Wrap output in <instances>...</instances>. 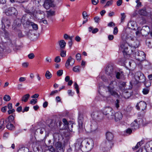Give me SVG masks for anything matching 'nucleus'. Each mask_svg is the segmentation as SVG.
Wrapping results in <instances>:
<instances>
[{"instance_id":"nucleus-24","label":"nucleus","mask_w":152,"mask_h":152,"mask_svg":"<svg viewBox=\"0 0 152 152\" xmlns=\"http://www.w3.org/2000/svg\"><path fill=\"white\" fill-rule=\"evenodd\" d=\"M114 136L112 133L108 132L106 134V138L108 142H111L113 140Z\"/></svg>"},{"instance_id":"nucleus-54","label":"nucleus","mask_w":152,"mask_h":152,"mask_svg":"<svg viewBox=\"0 0 152 152\" xmlns=\"http://www.w3.org/2000/svg\"><path fill=\"white\" fill-rule=\"evenodd\" d=\"M7 109V106H5L4 107H2L1 108V110L2 112L5 113Z\"/></svg>"},{"instance_id":"nucleus-52","label":"nucleus","mask_w":152,"mask_h":152,"mask_svg":"<svg viewBox=\"0 0 152 152\" xmlns=\"http://www.w3.org/2000/svg\"><path fill=\"white\" fill-rule=\"evenodd\" d=\"M145 85L146 88H148L149 87L151 86V83L149 81H147L145 83Z\"/></svg>"},{"instance_id":"nucleus-10","label":"nucleus","mask_w":152,"mask_h":152,"mask_svg":"<svg viewBox=\"0 0 152 152\" xmlns=\"http://www.w3.org/2000/svg\"><path fill=\"white\" fill-rule=\"evenodd\" d=\"M147 104L144 101H141L139 103H138L136 106V107L138 110H144L146 107Z\"/></svg>"},{"instance_id":"nucleus-13","label":"nucleus","mask_w":152,"mask_h":152,"mask_svg":"<svg viewBox=\"0 0 152 152\" xmlns=\"http://www.w3.org/2000/svg\"><path fill=\"white\" fill-rule=\"evenodd\" d=\"M2 28H8L10 26V22L6 18H3L1 21Z\"/></svg>"},{"instance_id":"nucleus-8","label":"nucleus","mask_w":152,"mask_h":152,"mask_svg":"<svg viewBox=\"0 0 152 152\" xmlns=\"http://www.w3.org/2000/svg\"><path fill=\"white\" fill-rule=\"evenodd\" d=\"M102 114L100 112L94 111L91 114V116L94 119L97 120L102 119V118L101 117Z\"/></svg>"},{"instance_id":"nucleus-9","label":"nucleus","mask_w":152,"mask_h":152,"mask_svg":"<svg viewBox=\"0 0 152 152\" xmlns=\"http://www.w3.org/2000/svg\"><path fill=\"white\" fill-rule=\"evenodd\" d=\"M55 149L57 152H64V145L62 143H55Z\"/></svg>"},{"instance_id":"nucleus-41","label":"nucleus","mask_w":152,"mask_h":152,"mask_svg":"<svg viewBox=\"0 0 152 152\" xmlns=\"http://www.w3.org/2000/svg\"><path fill=\"white\" fill-rule=\"evenodd\" d=\"M149 91V88H146L143 89L142 92L144 94H148Z\"/></svg>"},{"instance_id":"nucleus-26","label":"nucleus","mask_w":152,"mask_h":152,"mask_svg":"<svg viewBox=\"0 0 152 152\" xmlns=\"http://www.w3.org/2000/svg\"><path fill=\"white\" fill-rule=\"evenodd\" d=\"M26 24L31 26L34 30H37L38 28V25L33 22L28 21L26 22Z\"/></svg>"},{"instance_id":"nucleus-29","label":"nucleus","mask_w":152,"mask_h":152,"mask_svg":"<svg viewBox=\"0 0 152 152\" xmlns=\"http://www.w3.org/2000/svg\"><path fill=\"white\" fill-rule=\"evenodd\" d=\"M94 145V143H86L85 146L87 151H90L93 148Z\"/></svg>"},{"instance_id":"nucleus-37","label":"nucleus","mask_w":152,"mask_h":152,"mask_svg":"<svg viewBox=\"0 0 152 152\" xmlns=\"http://www.w3.org/2000/svg\"><path fill=\"white\" fill-rule=\"evenodd\" d=\"M152 141V140H150V139L145 138L142 139L141 141L139 142H150Z\"/></svg>"},{"instance_id":"nucleus-27","label":"nucleus","mask_w":152,"mask_h":152,"mask_svg":"<svg viewBox=\"0 0 152 152\" xmlns=\"http://www.w3.org/2000/svg\"><path fill=\"white\" fill-rule=\"evenodd\" d=\"M37 131H39L40 134H42L44 132H45L46 133L45 137L48 136L49 133L50 131L47 132L46 130V129L44 128H42L37 129Z\"/></svg>"},{"instance_id":"nucleus-6","label":"nucleus","mask_w":152,"mask_h":152,"mask_svg":"<svg viewBox=\"0 0 152 152\" xmlns=\"http://www.w3.org/2000/svg\"><path fill=\"white\" fill-rule=\"evenodd\" d=\"M128 46V44L127 43H125L122 44L121 45V47L124 53H125L126 54L129 55L132 53V50H131L130 47L129 48Z\"/></svg>"},{"instance_id":"nucleus-4","label":"nucleus","mask_w":152,"mask_h":152,"mask_svg":"<svg viewBox=\"0 0 152 152\" xmlns=\"http://www.w3.org/2000/svg\"><path fill=\"white\" fill-rule=\"evenodd\" d=\"M103 113L108 119L112 120L114 118L115 113L112 108L110 107H105L103 111Z\"/></svg>"},{"instance_id":"nucleus-61","label":"nucleus","mask_w":152,"mask_h":152,"mask_svg":"<svg viewBox=\"0 0 152 152\" xmlns=\"http://www.w3.org/2000/svg\"><path fill=\"white\" fill-rule=\"evenodd\" d=\"M115 25V24L113 22H110L107 24V26L110 27L114 26Z\"/></svg>"},{"instance_id":"nucleus-20","label":"nucleus","mask_w":152,"mask_h":152,"mask_svg":"<svg viewBox=\"0 0 152 152\" xmlns=\"http://www.w3.org/2000/svg\"><path fill=\"white\" fill-rule=\"evenodd\" d=\"M58 124L55 121L51 120L50 124L48 125V126L51 128V130L53 131L58 126Z\"/></svg>"},{"instance_id":"nucleus-64","label":"nucleus","mask_w":152,"mask_h":152,"mask_svg":"<svg viewBox=\"0 0 152 152\" xmlns=\"http://www.w3.org/2000/svg\"><path fill=\"white\" fill-rule=\"evenodd\" d=\"M122 3V0H118L117 1V5L119 6H121Z\"/></svg>"},{"instance_id":"nucleus-42","label":"nucleus","mask_w":152,"mask_h":152,"mask_svg":"<svg viewBox=\"0 0 152 152\" xmlns=\"http://www.w3.org/2000/svg\"><path fill=\"white\" fill-rule=\"evenodd\" d=\"M3 99L6 101H8L10 100L11 98L10 96L6 95L4 96Z\"/></svg>"},{"instance_id":"nucleus-53","label":"nucleus","mask_w":152,"mask_h":152,"mask_svg":"<svg viewBox=\"0 0 152 152\" xmlns=\"http://www.w3.org/2000/svg\"><path fill=\"white\" fill-rule=\"evenodd\" d=\"M60 55L62 57H65L66 56V52L64 50L61 51Z\"/></svg>"},{"instance_id":"nucleus-56","label":"nucleus","mask_w":152,"mask_h":152,"mask_svg":"<svg viewBox=\"0 0 152 152\" xmlns=\"http://www.w3.org/2000/svg\"><path fill=\"white\" fill-rule=\"evenodd\" d=\"M118 31V28L117 27H115L114 29V30L113 31V34L114 35L116 34Z\"/></svg>"},{"instance_id":"nucleus-18","label":"nucleus","mask_w":152,"mask_h":152,"mask_svg":"<svg viewBox=\"0 0 152 152\" xmlns=\"http://www.w3.org/2000/svg\"><path fill=\"white\" fill-rule=\"evenodd\" d=\"M150 29L148 26H143L141 30V33L143 35H147L149 33Z\"/></svg>"},{"instance_id":"nucleus-51","label":"nucleus","mask_w":152,"mask_h":152,"mask_svg":"<svg viewBox=\"0 0 152 152\" xmlns=\"http://www.w3.org/2000/svg\"><path fill=\"white\" fill-rule=\"evenodd\" d=\"M119 100L117 99L115 102V105L117 108H118L119 107Z\"/></svg>"},{"instance_id":"nucleus-40","label":"nucleus","mask_w":152,"mask_h":152,"mask_svg":"<svg viewBox=\"0 0 152 152\" xmlns=\"http://www.w3.org/2000/svg\"><path fill=\"white\" fill-rule=\"evenodd\" d=\"M74 86L76 90L77 93V94H78L79 93V86L77 84L76 82L74 83Z\"/></svg>"},{"instance_id":"nucleus-15","label":"nucleus","mask_w":152,"mask_h":152,"mask_svg":"<svg viewBox=\"0 0 152 152\" xmlns=\"http://www.w3.org/2000/svg\"><path fill=\"white\" fill-rule=\"evenodd\" d=\"M53 1L51 0H45L43 4V6L46 9H49L50 7L53 6Z\"/></svg>"},{"instance_id":"nucleus-50","label":"nucleus","mask_w":152,"mask_h":152,"mask_svg":"<svg viewBox=\"0 0 152 152\" xmlns=\"http://www.w3.org/2000/svg\"><path fill=\"white\" fill-rule=\"evenodd\" d=\"M58 91L57 90L52 91L50 94V96H53L55 95L56 94L58 93Z\"/></svg>"},{"instance_id":"nucleus-35","label":"nucleus","mask_w":152,"mask_h":152,"mask_svg":"<svg viewBox=\"0 0 152 152\" xmlns=\"http://www.w3.org/2000/svg\"><path fill=\"white\" fill-rule=\"evenodd\" d=\"M45 147L46 149L47 150H49L51 151H53L54 150V148L53 147V146L52 145L48 146L47 145L45 144Z\"/></svg>"},{"instance_id":"nucleus-23","label":"nucleus","mask_w":152,"mask_h":152,"mask_svg":"<svg viewBox=\"0 0 152 152\" xmlns=\"http://www.w3.org/2000/svg\"><path fill=\"white\" fill-rule=\"evenodd\" d=\"M143 143H137L135 147H132V148L133 150H134L137 149L139 147L142 146V147L139 148L138 151L136 152H142L143 150V146H142V145Z\"/></svg>"},{"instance_id":"nucleus-38","label":"nucleus","mask_w":152,"mask_h":152,"mask_svg":"<svg viewBox=\"0 0 152 152\" xmlns=\"http://www.w3.org/2000/svg\"><path fill=\"white\" fill-rule=\"evenodd\" d=\"M64 39H69V40H72L73 36H70L67 34H65L64 36Z\"/></svg>"},{"instance_id":"nucleus-46","label":"nucleus","mask_w":152,"mask_h":152,"mask_svg":"<svg viewBox=\"0 0 152 152\" xmlns=\"http://www.w3.org/2000/svg\"><path fill=\"white\" fill-rule=\"evenodd\" d=\"M61 61L60 57L59 56H56L54 59V61L56 63H59Z\"/></svg>"},{"instance_id":"nucleus-28","label":"nucleus","mask_w":152,"mask_h":152,"mask_svg":"<svg viewBox=\"0 0 152 152\" xmlns=\"http://www.w3.org/2000/svg\"><path fill=\"white\" fill-rule=\"evenodd\" d=\"M74 146L75 150L76 151H79L82 147V143H75Z\"/></svg>"},{"instance_id":"nucleus-45","label":"nucleus","mask_w":152,"mask_h":152,"mask_svg":"<svg viewBox=\"0 0 152 152\" xmlns=\"http://www.w3.org/2000/svg\"><path fill=\"white\" fill-rule=\"evenodd\" d=\"M63 74V70L60 69L58 70L57 72V75L58 76H61Z\"/></svg>"},{"instance_id":"nucleus-49","label":"nucleus","mask_w":152,"mask_h":152,"mask_svg":"<svg viewBox=\"0 0 152 152\" xmlns=\"http://www.w3.org/2000/svg\"><path fill=\"white\" fill-rule=\"evenodd\" d=\"M76 58L78 61H80L81 60V54L80 53H77L76 55Z\"/></svg>"},{"instance_id":"nucleus-39","label":"nucleus","mask_w":152,"mask_h":152,"mask_svg":"<svg viewBox=\"0 0 152 152\" xmlns=\"http://www.w3.org/2000/svg\"><path fill=\"white\" fill-rule=\"evenodd\" d=\"M1 122H3L2 125H4V124L10 122L8 118H6L5 120L4 119H2L1 120Z\"/></svg>"},{"instance_id":"nucleus-32","label":"nucleus","mask_w":152,"mask_h":152,"mask_svg":"<svg viewBox=\"0 0 152 152\" xmlns=\"http://www.w3.org/2000/svg\"><path fill=\"white\" fill-rule=\"evenodd\" d=\"M30 95L29 94H25L22 97L21 101L25 102H26L27 101Z\"/></svg>"},{"instance_id":"nucleus-7","label":"nucleus","mask_w":152,"mask_h":152,"mask_svg":"<svg viewBox=\"0 0 152 152\" xmlns=\"http://www.w3.org/2000/svg\"><path fill=\"white\" fill-rule=\"evenodd\" d=\"M6 13L7 15H16L18 14V12L15 7H11L8 9Z\"/></svg>"},{"instance_id":"nucleus-30","label":"nucleus","mask_w":152,"mask_h":152,"mask_svg":"<svg viewBox=\"0 0 152 152\" xmlns=\"http://www.w3.org/2000/svg\"><path fill=\"white\" fill-rule=\"evenodd\" d=\"M66 43L64 40H62L59 42V45L61 48L64 49L65 48Z\"/></svg>"},{"instance_id":"nucleus-33","label":"nucleus","mask_w":152,"mask_h":152,"mask_svg":"<svg viewBox=\"0 0 152 152\" xmlns=\"http://www.w3.org/2000/svg\"><path fill=\"white\" fill-rule=\"evenodd\" d=\"M139 14L143 16H146L147 15V12L145 9H142L140 10L139 11Z\"/></svg>"},{"instance_id":"nucleus-2","label":"nucleus","mask_w":152,"mask_h":152,"mask_svg":"<svg viewBox=\"0 0 152 152\" xmlns=\"http://www.w3.org/2000/svg\"><path fill=\"white\" fill-rule=\"evenodd\" d=\"M117 68L113 65L109 64L105 67V71L106 74L109 76L110 79H115V73Z\"/></svg>"},{"instance_id":"nucleus-22","label":"nucleus","mask_w":152,"mask_h":152,"mask_svg":"<svg viewBox=\"0 0 152 152\" xmlns=\"http://www.w3.org/2000/svg\"><path fill=\"white\" fill-rule=\"evenodd\" d=\"M98 127V125L96 122L94 121H92L91 125V131L94 132L96 130Z\"/></svg>"},{"instance_id":"nucleus-60","label":"nucleus","mask_w":152,"mask_h":152,"mask_svg":"<svg viewBox=\"0 0 152 152\" xmlns=\"http://www.w3.org/2000/svg\"><path fill=\"white\" fill-rule=\"evenodd\" d=\"M92 3L94 5H96L99 2V0H91Z\"/></svg>"},{"instance_id":"nucleus-44","label":"nucleus","mask_w":152,"mask_h":152,"mask_svg":"<svg viewBox=\"0 0 152 152\" xmlns=\"http://www.w3.org/2000/svg\"><path fill=\"white\" fill-rule=\"evenodd\" d=\"M113 1L111 0L108 1L106 5L104 6V7H107L109 6L112 4Z\"/></svg>"},{"instance_id":"nucleus-31","label":"nucleus","mask_w":152,"mask_h":152,"mask_svg":"<svg viewBox=\"0 0 152 152\" xmlns=\"http://www.w3.org/2000/svg\"><path fill=\"white\" fill-rule=\"evenodd\" d=\"M6 127L8 129L10 130H13L15 129V126L13 125L10 123V122L7 123L6 126Z\"/></svg>"},{"instance_id":"nucleus-11","label":"nucleus","mask_w":152,"mask_h":152,"mask_svg":"<svg viewBox=\"0 0 152 152\" xmlns=\"http://www.w3.org/2000/svg\"><path fill=\"white\" fill-rule=\"evenodd\" d=\"M142 119H139L138 120H135L131 124L132 127H134L135 129H138L140 125V122H141L142 121Z\"/></svg>"},{"instance_id":"nucleus-55","label":"nucleus","mask_w":152,"mask_h":152,"mask_svg":"<svg viewBox=\"0 0 152 152\" xmlns=\"http://www.w3.org/2000/svg\"><path fill=\"white\" fill-rule=\"evenodd\" d=\"M18 37L20 38L23 37L25 36V35L23 34L20 31H19L18 32Z\"/></svg>"},{"instance_id":"nucleus-25","label":"nucleus","mask_w":152,"mask_h":152,"mask_svg":"<svg viewBox=\"0 0 152 152\" xmlns=\"http://www.w3.org/2000/svg\"><path fill=\"white\" fill-rule=\"evenodd\" d=\"M3 36L5 39H7V43H12V41L9 38V34L8 32L6 30L4 31V35Z\"/></svg>"},{"instance_id":"nucleus-63","label":"nucleus","mask_w":152,"mask_h":152,"mask_svg":"<svg viewBox=\"0 0 152 152\" xmlns=\"http://www.w3.org/2000/svg\"><path fill=\"white\" fill-rule=\"evenodd\" d=\"M82 15L84 19H86V17L88 16V15L86 11H83V12Z\"/></svg>"},{"instance_id":"nucleus-43","label":"nucleus","mask_w":152,"mask_h":152,"mask_svg":"<svg viewBox=\"0 0 152 152\" xmlns=\"http://www.w3.org/2000/svg\"><path fill=\"white\" fill-rule=\"evenodd\" d=\"M119 86L120 88L123 87L124 88L126 86V83L124 82H121L119 83Z\"/></svg>"},{"instance_id":"nucleus-1","label":"nucleus","mask_w":152,"mask_h":152,"mask_svg":"<svg viewBox=\"0 0 152 152\" xmlns=\"http://www.w3.org/2000/svg\"><path fill=\"white\" fill-rule=\"evenodd\" d=\"M134 78L130 82V85L128 88L131 89L133 86V84H137L138 83H142L145 81V77L143 74L140 72H138L135 73Z\"/></svg>"},{"instance_id":"nucleus-59","label":"nucleus","mask_w":152,"mask_h":152,"mask_svg":"<svg viewBox=\"0 0 152 152\" xmlns=\"http://www.w3.org/2000/svg\"><path fill=\"white\" fill-rule=\"evenodd\" d=\"M121 21L122 22L126 18V15L125 13H121Z\"/></svg>"},{"instance_id":"nucleus-16","label":"nucleus","mask_w":152,"mask_h":152,"mask_svg":"<svg viewBox=\"0 0 152 152\" xmlns=\"http://www.w3.org/2000/svg\"><path fill=\"white\" fill-rule=\"evenodd\" d=\"M94 140L91 138H78L77 140V142H94Z\"/></svg>"},{"instance_id":"nucleus-34","label":"nucleus","mask_w":152,"mask_h":152,"mask_svg":"<svg viewBox=\"0 0 152 152\" xmlns=\"http://www.w3.org/2000/svg\"><path fill=\"white\" fill-rule=\"evenodd\" d=\"M45 77L47 79L50 78L52 76V74L48 70L46 71L45 75Z\"/></svg>"},{"instance_id":"nucleus-12","label":"nucleus","mask_w":152,"mask_h":152,"mask_svg":"<svg viewBox=\"0 0 152 152\" xmlns=\"http://www.w3.org/2000/svg\"><path fill=\"white\" fill-rule=\"evenodd\" d=\"M78 124L79 128L80 129H83V128L84 125V119L82 115L79 114L78 118Z\"/></svg>"},{"instance_id":"nucleus-21","label":"nucleus","mask_w":152,"mask_h":152,"mask_svg":"<svg viewBox=\"0 0 152 152\" xmlns=\"http://www.w3.org/2000/svg\"><path fill=\"white\" fill-rule=\"evenodd\" d=\"M127 26L129 28L133 30H135L136 25L134 22L130 21L128 23Z\"/></svg>"},{"instance_id":"nucleus-48","label":"nucleus","mask_w":152,"mask_h":152,"mask_svg":"<svg viewBox=\"0 0 152 152\" xmlns=\"http://www.w3.org/2000/svg\"><path fill=\"white\" fill-rule=\"evenodd\" d=\"M28 56L29 59H32L35 56L33 53H31L28 54Z\"/></svg>"},{"instance_id":"nucleus-5","label":"nucleus","mask_w":152,"mask_h":152,"mask_svg":"<svg viewBox=\"0 0 152 152\" xmlns=\"http://www.w3.org/2000/svg\"><path fill=\"white\" fill-rule=\"evenodd\" d=\"M135 57L137 60L141 61L145 59V55L143 52L137 50L135 52Z\"/></svg>"},{"instance_id":"nucleus-17","label":"nucleus","mask_w":152,"mask_h":152,"mask_svg":"<svg viewBox=\"0 0 152 152\" xmlns=\"http://www.w3.org/2000/svg\"><path fill=\"white\" fill-rule=\"evenodd\" d=\"M75 59L71 56H69L65 64V66L68 68L69 66H72L75 63Z\"/></svg>"},{"instance_id":"nucleus-58","label":"nucleus","mask_w":152,"mask_h":152,"mask_svg":"<svg viewBox=\"0 0 152 152\" xmlns=\"http://www.w3.org/2000/svg\"><path fill=\"white\" fill-rule=\"evenodd\" d=\"M68 93L69 96H72L74 94V92H72L71 90H68Z\"/></svg>"},{"instance_id":"nucleus-57","label":"nucleus","mask_w":152,"mask_h":152,"mask_svg":"<svg viewBox=\"0 0 152 152\" xmlns=\"http://www.w3.org/2000/svg\"><path fill=\"white\" fill-rule=\"evenodd\" d=\"M15 111V109H9L8 111V113L9 115H10L13 113H14Z\"/></svg>"},{"instance_id":"nucleus-19","label":"nucleus","mask_w":152,"mask_h":152,"mask_svg":"<svg viewBox=\"0 0 152 152\" xmlns=\"http://www.w3.org/2000/svg\"><path fill=\"white\" fill-rule=\"evenodd\" d=\"M114 117H115V121L116 122H117L122 119L123 115L121 112H118L115 113Z\"/></svg>"},{"instance_id":"nucleus-36","label":"nucleus","mask_w":152,"mask_h":152,"mask_svg":"<svg viewBox=\"0 0 152 152\" xmlns=\"http://www.w3.org/2000/svg\"><path fill=\"white\" fill-rule=\"evenodd\" d=\"M80 67L79 66H76L73 68V70L76 72H79L80 71Z\"/></svg>"},{"instance_id":"nucleus-14","label":"nucleus","mask_w":152,"mask_h":152,"mask_svg":"<svg viewBox=\"0 0 152 152\" xmlns=\"http://www.w3.org/2000/svg\"><path fill=\"white\" fill-rule=\"evenodd\" d=\"M124 75V72L122 69H119L118 70L116 69V72L115 73V77L118 79H120Z\"/></svg>"},{"instance_id":"nucleus-47","label":"nucleus","mask_w":152,"mask_h":152,"mask_svg":"<svg viewBox=\"0 0 152 152\" xmlns=\"http://www.w3.org/2000/svg\"><path fill=\"white\" fill-rule=\"evenodd\" d=\"M37 99H32L30 101V103L34 105L37 103Z\"/></svg>"},{"instance_id":"nucleus-62","label":"nucleus","mask_w":152,"mask_h":152,"mask_svg":"<svg viewBox=\"0 0 152 152\" xmlns=\"http://www.w3.org/2000/svg\"><path fill=\"white\" fill-rule=\"evenodd\" d=\"M94 20L95 22L98 23L100 20V18L99 17L96 16L94 18Z\"/></svg>"},{"instance_id":"nucleus-3","label":"nucleus","mask_w":152,"mask_h":152,"mask_svg":"<svg viewBox=\"0 0 152 152\" xmlns=\"http://www.w3.org/2000/svg\"><path fill=\"white\" fill-rule=\"evenodd\" d=\"M117 83L115 80H112L111 81L109 86H107V89L108 91L112 96L115 97H118L119 95L118 94L115 90V88L117 86Z\"/></svg>"}]
</instances>
